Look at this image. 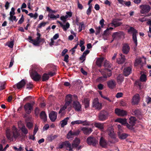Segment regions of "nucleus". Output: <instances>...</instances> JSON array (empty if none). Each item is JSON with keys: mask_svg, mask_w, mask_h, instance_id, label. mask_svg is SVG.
Listing matches in <instances>:
<instances>
[{"mask_svg": "<svg viewBox=\"0 0 151 151\" xmlns=\"http://www.w3.org/2000/svg\"><path fill=\"white\" fill-rule=\"evenodd\" d=\"M124 77L122 74L119 75L117 77V81L118 84L121 85L124 80Z\"/></svg>", "mask_w": 151, "mask_h": 151, "instance_id": "33", "label": "nucleus"}, {"mask_svg": "<svg viewBox=\"0 0 151 151\" xmlns=\"http://www.w3.org/2000/svg\"><path fill=\"white\" fill-rule=\"evenodd\" d=\"M104 20L103 19H102L99 22V24L101 25V28H103L104 27Z\"/></svg>", "mask_w": 151, "mask_h": 151, "instance_id": "59", "label": "nucleus"}, {"mask_svg": "<svg viewBox=\"0 0 151 151\" xmlns=\"http://www.w3.org/2000/svg\"><path fill=\"white\" fill-rule=\"evenodd\" d=\"M98 141L97 139L91 136L88 137L87 139V143L88 145L93 146H95L98 144Z\"/></svg>", "mask_w": 151, "mask_h": 151, "instance_id": "8", "label": "nucleus"}, {"mask_svg": "<svg viewBox=\"0 0 151 151\" xmlns=\"http://www.w3.org/2000/svg\"><path fill=\"white\" fill-rule=\"evenodd\" d=\"M18 125L19 127L21 129L23 133L25 134H27L28 130L24 125H22L21 122L18 123Z\"/></svg>", "mask_w": 151, "mask_h": 151, "instance_id": "21", "label": "nucleus"}, {"mask_svg": "<svg viewBox=\"0 0 151 151\" xmlns=\"http://www.w3.org/2000/svg\"><path fill=\"white\" fill-rule=\"evenodd\" d=\"M13 148L15 151H22L23 150V149L21 146H19V148H17L16 146H14Z\"/></svg>", "mask_w": 151, "mask_h": 151, "instance_id": "51", "label": "nucleus"}, {"mask_svg": "<svg viewBox=\"0 0 151 151\" xmlns=\"http://www.w3.org/2000/svg\"><path fill=\"white\" fill-rule=\"evenodd\" d=\"M112 24L115 27L119 26L122 24V23L116 20H114L113 21Z\"/></svg>", "mask_w": 151, "mask_h": 151, "instance_id": "39", "label": "nucleus"}, {"mask_svg": "<svg viewBox=\"0 0 151 151\" xmlns=\"http://www.w3.org/2000/svg\"><path fill=\"white\" fill-rule=\"evenodd\" d=\"M33 124L30 122H27L26 124L27 127L29 129L32 128L33 127Z\"/></svg>", "mask_w": 151, "mask_h": 151, "instance_id": "55", "label": "nucleus"}, {"mask_svg": "<svg viewBox=\"0 0 151 151\" xmlns=\"http://www.w3.org/2000/svg\"><path fill=\"white\" fill-rule=\"evenodd\" d=\"M96 30V35H97L99 34L100 32V30L101 29V27L100 26H98L95 28Z\"/></svg>", "mask_w": 151, "mask_h": 151, "instance_id": "53", "label": "nucleus"}, {"mask_svg": "<svg viewBox=\"0 0 151 151\" xmlns=\"http://www.w3.org/2000/svg\"><path fill=\"white\" fill-rule=\"evenodd\" d=\"M64 147H65L67 150L69 151H73L72 150L71 146V144L68 141H65L60 145L58 147L59 149H61Z\"/></svg>", "mask_w": 151, "mask_h": 151, "instance_id": "5", "label": "nucleus"}, {"mask_svg": "<svg viewBox=\"0 0 151 151\" xmlns=\"http://www.w3.org/2000/svg\"><path fill=\"white\" fill-rule=\"evenodd\" d=\"M118 135L119 138L122 139H126L128 136V135L127 134L124 133L122 134H119Z\"/></svg>", "mask_w": 151, "mask_h": 151, "instance_id": "43", "label": "nucleus"}, {"mask_svg": "<svg viewBox=\"0 0 151 151\" xmlns=\"http://www.w3.org/2000/svg\"><path fill=\"white\" fill-rule=\"evenodd\" d=\"M136 120V118L134 117L131 116L129 118V124L128 123H127V127L129 129H132L134 125Z\"/></svg>", "mask_w": 151, "mask_h": 151, "instance_id": "7", "label": "nucleus"}, {"mask_svg": "<svg viewBox=\"0 0 151 151\" xmlns=\"http://www.w3.org/2000/svg\"><path fill=\"white\" fill-rule=\"evenodd\" d=\"M58 137L57 135H51L47 137V139L50 141H52Z\"/></svg>", "mask_w": 151, "mask_h": 151, "instance_id": "46", "label": "nucleus"}, {"mask_svg": "<svg viewBox=\"0 0 151 151\" xmlns=\"http://www.w3.org/2000/svg\"><path fill=\"white\" fill-rule=\"evenodd\" d=\"M103 60V58H97L96 61V64L97 65L99 66H101Z\"/></svg>", "mask_w": 151, "mask_h": 151, "instance_id": "40", "label": "nucleus"}, {"mask_svg": "<svg viewBox=\"0 0 151 151\" xmlns=\"http://www.w3.org/2000/svg\"><path fill=\"white\" fill-rule=\"evenodd\" d=\"M128 32L129 34H132L133 35L137 34V31L133 27H131L128 30Z\"/></svg>", "mask_w": 151, "mask_h": 151, "instance_id": "35", "label": "nucleus"}, {"mask_svg": "<svg viewBox=\"0 0 151 151\" xmlns=\"http://www.w3.org/2000/svg\"><path fill=\"white\" fill-rule=\"evenodd\" d=\"M31 69V70H29V73L31 78L35 81H39L40 79L41 76L36 71L33 70L32 68Z\"/></svg>", "mask_w": 151, "mask_h": 151, "instance_id": "3", "label": "nucleus"}, {"mask_svg": "<svg viewBox=\"0 0 151 151\" xmlns=\"http://www.w3.org/2000/svg\"><path fill=\"white\" fill-rule=\"evenodd\" d=\"M15 9L14 7H12L11 8V11L9 13L10 15H14L15 14Z\"/></svg>", "mask_w": 151, "mask_h": 151, "instance_id": "60", "label": "nucleus"}, {"mask_svg": "<svg viewBox=\"0 0 151 151\" xmlns=\"http://www.w3.org/2000/svg\"><path fill=\"white\" fill-rule=\"evenodd\" d=\"M57 112L52 111L49 114V117L50 120L52 122L55 121L57 118Z\"/></svg>", "mask_w": 151, "mask_h": 151, "instance_id": "19", "label": "nucleus"}, {"mask_svg": "<svg viewBox=\"0 0 151 151\" xmlns=\"http://www.w3.org/2000/svg\"><path fill=\"white\" fill-rule=\"evenodd\" d=\"M115 122H118L123 125H125L127 126V119L125 118H118L115 121Z\"/></svg>", "mask_w": 151, "mask_h": 151, "instance_id": "25", "label": "nucleus"}, {"mask_svg": "<svg viewBox=\"0 0 151 151\" xmlns=\"http://www.w3.org/2000/svg\"><path fill=\"white\" fill-rule=\"evenodd\" d=\"M81 124H83V125L84 126L89 125H90L89 122L86 120L82 121Z\"/></svg>", "mask_w": 151, "mask_h": 151, "instance_id": "58", "label": "nucleus"}, {"mask_svg": "<svg viewBox=\"0 0 151 151\" xmlns=\"http://www.w3.org/2000/svg\"><path fill=\"white\" fill-rule=\"evenodd\" d=\"M115 113L119 116H123L127 115V112L125 111L118 108L115 109Z\"/></svg>", "mask_w": 151, "mask_h": 151, "instance_id": "12", "label": "nucleus"}, {"mask_svg": "<svg viewBox=\"0 0 151 151\" xmlns=\"http://www.w3.org/2000/svg\"><path fill=\"white\" fill-rule=\"evenodd\" d=\"M92 106L95 109L100 110L102 107V104L99 102L98 98L95 99L93 102Z\"/></svg>", "mask_w": 151, "mask_h": 151, "instance_id": "4", "label": "nucleus"}, {"mask_svg": "<svg viewBox=\"0 0 151 151\" xmlns=\"http://www.w3.org/2000/svg\"><path fill=\"white\" fill-rule=\"evenodd\" d=\"M68 107H69V106L66 105V104H65L64 106L61 107L58 113L60 114L61 116H63L65 114V110Z\"/></svg>", "mask_w": 151, "mask_h": 151, "instance_id": "23", "label": "nucleus"}, {"mask_svg": "<svg viewBox=\"0 0 151 151\" xmlns=\"http://www.w3.org/2000/svg\"><path fill=\"white\" fill-rule=\"evenodd\" d=\"M31 18H33L34 19H36L38 16V14L37 12H35L34 14L32 13H30L28 14Z\"/></svg>", "mask_w": 151, "mask_h": 151, "instance_id": "44", "label": "nucleus"}, {"mask_svg": "<svg viewBox=\"0 0 151 151\" xmlns=\"http://www.w3.org/2000/svg\"><path fill=\"white\" fill-rule=\"evenodd\" d=\"M80 142V139L78 138H76L73 141L72 144H71V146L72 147V150H73V148H77V149L79 150L81 148V146H78Z\"/></svg>", "mask_w": 151, "mask_h": 151, "instance_id": "10", "label": "nucleus"}, {"mask_svg": "<svg viewBox=\"0 0 151 151\" xmlns=\"http://www.w3.org/2000/svg\"><path fill=\"white\" fill-rule=\"evenodd\" d=\"M14 15H10V17L9 18V20L12 22H13V21H15L16 22L17 20L16 19V16Z\"/></svg>", "mask_w": 151, "mask_h": 151, "instance_id": "50", "label": "nucleus"}, {"mask_svg": "<svg viewBox=\"0 0 151 151\" xmlns=\"http://www.w3.org/2000/svg\"><path fill=\"white\" fill-rule=\"evenodd\" d=\"M66 105H68L69 106V107L68 109L69 111L71 109V106L70 103L72 101V95L70 94L67 95L65 99Z\"/></svg>", "mask_w": 151, "mask_h": 151, "instance_id": "14", "label": "nucleus"}, {"mask_svg": "<svg viewBox=\"0 0 151 151\" xmlns=\"http://www.w3.org/2000/svg\"><path fill=\"white\" fill-rule=\"evenodd\" d=\"M103 76L97 78V81L99 82H103L106 80L108 77L111 76V69L108 70L106 69L101 70H100Z\"/></svg>", "mask_w": 151, "mask_h": 151, "instance_id": "2", "label": "nucleus"}, {"mask_svg": "<svg viewBox=\"0 0 151 151\" xmlns=\"http://www.w3.org/2000/svg\"><path fill=\"white\" fill-rule=\"evenodd\" d=\"M24 108L26 113L29 114L32 109V106L31 104L28 103L24 105Z\"/></svg>", "mask_w": 151, "mask_h": 151, "instance_id": "15", "label": "nucleus"}, {"mask_svg": "<svg viewBox=\"0 0 151 151\" xmlns=\"http://www.w3.org/2000/svg\"><path fill=\"white\" fill-rule=\"evenodd\" d=\"M38 129V127L36 125H35L34 130L33 134L35 135L37 132Z\"/></svg>", "mask_w": 151, "mask_h": 151, "instance_id": "61", "label": "nucleus"}, {"mask_svg": "<svg viewBox=\"0 0 151 151\" xmlns=\"http://www.w3.org/2000/svg\"><path fill=\"white\" fill-rule=\"evenodd\" d=\"M12 131V132L9 129H7L6 131V136L9 140L11 141H13L14 138L17 139L21 137L20 133L15 126H14L13 127Z\"/></svg>", "mask_w": 151, "mask_h": 151, "instance_id": "1", "label": "nucleus"}, {"mask_svg": "<svg viewBox=\"0 0 151 151\" xmlns=\"http://www.w3.org/2000/svg\"><path fill=\"white\" fill-rule=\"evenodd\" d=\"M130 50V47L127 44H124L122 48V51L123 53L127 54Z\"/></svg>", "mask_w": 151, "mask_h": 151, "instance_id": "27", "label": "nucleus"}, {"mask_svg": "<svg viewBox=\"0 0 151 151\" xmlns=\"http://www.w3.org/2000/svg\"><path fill=\"white\" fill-rule=\"evenodd\" d=\"M61 27L64 31H66L70 27V24L68 22H67L65 25L63 24Z\"/></svg>", "mask_w": 151, "mask_h": 151, "instance_id": "45", "label": "nucleus"}, {"mask_svg": "<svg viewBox=\"0 0 151 151\" xmlns=\"http://www.w3.org/2000/svg\"><path fill=\"white\" fill-rule=\"evenodd\" d=\"M27 81L24 80H22L20 82L18 83L17 84V87L18 89H20L23 87L26 84Z\"/></svg>", "mask_w": 151, "mask_h": 151, "instance_id": "24", "label": "nucleus"}, {"mask_svg": "<svg viewBox=\"0 0 151 151\" xmlns=\"http://www.w3.org/2000/svg\"><path fill=\"white\" fill-rule=\"evenodd\" d=\"M37 37L36 39L32 40L31 43L35 45H38L40 43V34L39 32H37Z\"/></svg>", "mask_w": 151, "mask_h": 151, "instance_id": "16", "label": "nucleus"}, {"mask_svg": "<svg viewBox=\"0 0 151 151\" xmlns=\"http://www.w3.org/2000/svg\"><path fill=\"white\" fill-rule=\"evenodd\" d=\"M132 39L133 41L135 44V46L136 47L137 45V40L136 36V34L132 35Z\"/></svg>", "mask_w": 151, "mask_h": 151, "instance_id": "48", "label": "nucleus"}, {"mask_svg": "<svg viewBox=\"0 0 151 151\" xmlns=\"http://www.w3.org/2000/svg\"><path fill=\"white\" fill-rule=\"evenodd\" d=\"M123 94L121 92L117 93L116 95V97L117 98H119L122 96Z\"/></svg>", "mask_w": 151, "mask_h": 151, "instance_id": "63", "label": "nucleus"}, {"mask_svg": "<svg viewBox=\"0 0 151 151\" xmlns=\"http://www.w3.org/2000/svg\"><path fill=\"white\" fill-rule=\"evenodd\" d=\"M82 123V121L81 120H77L72 121L71 122V124L73 125H74L76 124H81Z\"/></svg>", "mask_w": 151, "mask_h": 151, "instance_id": "49", "label": "nucleus"}, {"mask_svg": "<svg viewBox=\"0 0 151 151\" xmlns=\"http://www.w3.org/2000/svg\"><path fill=\"white\" fill-rule=\"evenodd\" d=\"M24 20V18L23 15H22V16L20 19L19 20L18 23L19 24H21L23 22Z\"/></svg>", "mask_w": 151, "mask_h": 151, "instance_id": "57", "label": "nucleus"}, {"mask_svg": "<svg viewBox=\"0 0 151 151\" xmlns=\"http://www.w3.org/2000/svg\"><path fill=\"white\" fill-rule=\"evenodd\" d=\"M110 33V32L109 31V29H107L104 32V35H109Z\"/></svg>", "mask_w": 151, "mask_h": 151, "instance_id": "62", "label": "nucleus"}, {"mask_svg": "<svg viewBox=\"0 0 151 151\" xmlns=\"http://www.w3.org/2000/svg\"><path fill=\"white\" fill-rule=\"evenodd\" d=\"M68 18V16L65 15V16H62L60 17V19L63 22H65L66 21V19Z\"/></svg>", "mask_w": 151, "mask_h": 151, "instance_id": "56", "label": "nucleus"}, {"mask_svg": "<svg viewBox=\"0 0 151 151\" xmlns=\"http://www.w3.org/2000/svg\"><path fill=\"white\" fill-rule=\"evenodd\" d=\"M81 130L83 133L86 135H88L93 131L91 128L89 127H83L81 128Z\"/></svg>", "mask_w": 151, "mask_h": 151, "instance_id": "20", "label": "nucleus"}, {"mask_svg": "<svg viewBox=\"0 0 151 151\" xmlns=\"http://www.w3.org/2000/svg\"><path fill=\"white\" fill-rule=\"evenodd\" d=\"M69 58V56L68 55H65L64 58V61L67 63L68 62V59Z\"/></svg>", "mask_w": 151, "mask_h": 151, "instance_id": "64", "label": "nucleus"}, {"mask_svg": "<svg viewBox=\"0 0 151 151\" xmlns=\"http://www.w3.org/2000/svg\"><path fill=\"white\" fill-rule=\"evenodd\" d=\"M69 119V118L67 117L60 122V123L61 124V127H63L65 126L67 124L68 121Z\"/></svg>", "mask_w": 151, "mask_h": 151, "instance_id": "34", "label": "nucleus"}, {"mask_svg": "<svg viewBox=\"0 0 151 151\" xmlns=\"http://www.w3.org/2000/svg\"><path fill=\"white\" fill-rule=\"evenodd\" d=\"M94 126L96 127L99 128L100 130H102L104 129V124L99 123H96L94 124Z\"/></svg>", "mask_w": 151, "mask_h": 151, "instance_id": "37", "label": "nucleus"}, {"mask_svg": "<svg viewBox=\"0 0 151 151\" xmlns=\"http://www.w3.org/2000/svg\"><path fill=\"white\" fill-rule=\"evenodd\" d=\"M139 96L138 94L134 95L132 99V104H137L139 101Z\"/></svg>", "mask_w": 151, "mask_h": 151, "instance_id": "17", "label": "nucleus"}, {"mask_svg": "<svg viewBox=\"0 0 151 151\" xmlns=\"http://www.w3.org/2000/svg\"><path fill=\"white\" fill-rule=\"evenodd\" d=\"M83 103L85 105V108H88L89 106V100L88 99H85L83 101Z\"/></svg>", "mask_w": 151, "mask_h": 151, "instance_id": "38", "label": "nucleus"}, {"mask_svg": "<svg viewBox=\"0 0 151 151\" xmlns=\"http://www.w3.org/2000/svg\"><path fill=\"white\" fill-rule=\"evenodd\" d=\"M131 68L130 67H127L124 70V74L125 76H128L131 73Z\"/></svg>", "mask_w": 151, "mask_h": 151, "instance_id": "30", "label": "nucleus"}, {"mask_svg": "<svg viewBox=\"0 0 151 151\" xmlns=\"http://www.w3.org/2000/svg\"><path fill=\"white\" fill-rule=\"evenodd\" d=\"M124 35V33L122 32H118L114 33L112 35L113 39L111 41V42H112L114 40L120 39L122 37H123Z\"/></svg>", "mask_w": 151, "mask_h": 151, "instance_id": "11", "label": "nucleus"}, {"mask_svg": "<svg viewBox=\"0 0 151 151\" xmlns=\"http://www.w3.org/2000/svg\"><path fill=\"white\" fill-rule=\"evenodd\" d=\"M7 45L9 47L11 48H12L14 46V42L13 41H11L10 42H8L7 43Z\"/></svg>", "mask_w": 151, "mask_h": 151, "instance_id": "54", "label": "nucleus"}, {"mask_svg": "<svg viewBox=\"0 0 151 151\" xmlns=\"http://www.w3.org/2000/svg\"><path fill=\"white\" fill-rule=\"evenodd\" d=\"M80 132V131L79 130H77L76 131L73 132L71 131H70L67 134V138L69 139L73 138V136L78 134Z\"/></svg>", "mask_w": 151, "mask_h": 151, "instance_id": "18", "label": "nucleus"}, {"mask_svg": "<svg viewBox=\"0 0 151 151\" xmlns=\"http://www.w3.org/2000/svg\"><path fill=\"white\" fill-rule=\"evenodd\" d=\"M48 74H44L42 76V80L43 81H45L48 80L49 78Z\"/></svg>", "mask_w": 151, "mask_h": 151, "instance_id": "47", "label": "nucleus"}, {"mask_svg": "<svg viewBox=\"0 0 151 151\" xmlns=\"http://www.w3.org/2000/svg\"><path fill=\"white\" fill-rule=\"evenodd\" d=\"M73 107L76 111H79L81 110V105L79 102L77 101H75L73 102Z\"/></svg>", "mask_w": 151, "mask_h": 151, "instance_id": "22", "label": "nucleus"}, {"mask_svg": "<svg viewBox=\"0 0 151 151\" xmlns=\"http://www.w3.org/2000/svg\"><path fill=\"white\" fill-rule=\"evenodd\" d=\"M143 63L141 62V59L140 58H137L134 63V65L135 66H137L140 65L141 67L143 65Z\"/></svg>", "mask_w": 151, "mask_h": 151, "instance_id": "26", "label": "nucleus"}, {"mask_svg": "<svg viewBox=\"0 0 151 151\" xmlns=\"http://www.w3.org/2000/svg\"><path fill=\"white\" fill-rule=\"evenodd\" d=\"M120 57L117 59V61L119 64H122L123 63L125 60L124 56L122 54H120Z\"/></svg>", "mask_w": 151, "mask_h": 151, "instance_id": "28", "label": "nucleus"}, {"mask_svg": "<svg viewBox=\"0 0 151 151\" xmlns=\"http://www.w3.org/2000/svg\"><path fill=\"white\" fill-rule=\"evenodd\" d=\"M106 132L108 135L111 138L115 139L116 138V135L114 131L113 127H109L107 129Z\"/></svg>", "mask_w": 151, "mask_h": 151, "instance_id": "13", "label": "nucleus"}, {"mask_svg": "<svg viewBox=\"0 0 151 151\" xmlns=\"http://www.w3.org/2000/svg\"><path fill=\"white\" fill-rule=\"evenodd\" d=\"M109 116V113L105 111H101L99 115V119L100 121H104L106 120Z\"/></svg>", "mask_w": 151, "mask_h": 151, "instance_id": "6", "label": "nucleus"}, {"mask_svg": "<svg viewBox=\"0 0 151 151\" xmlns=\"http://www.w3.org/2000/svg\"><path fill=\"white\" fill-rule=\"evenodd\" d=\"M92 8V6L91 5L89 6V7L87 9L86 11V14L88 15H89L91 12V9Z\"/></svg>", "mask_w": 151, "mask_h": 151, "instance_id": "52", "label": "nucleus"}, {"mask_svg": "<svg viewBox=\"0 0 151 151\" xmlns=\"http://www.w3.org/2000/svg\"><path fill=\"white\" fill-rule=\"evenodd\" d=\"M99 143L100 145L104 147H106L108 144L107 143L103 137L101 138Z\"/></svg>", "mask_w": 151, "mask_h": 151, "instance_id": "31", "label": "nucleus"}, {"mask_svg": "<svg viewBox=\"0 0 151 151\" xmlns=\"http://www.w3.org/2000/svg\"><path fill=\"white\" fill-rule=\"evenodd\" d=\"M107 83L108 86L111 88H114L116 85L115 81L113 80L109 81L107 82Z\"/></svg>", "mask_w": 151, "mask_h": 151, "instance_id": "29", "label": "nucleus"}, {"mask_svg": "<svg viewBox=\"0 0 151 151\" xmlns=\"http://www.w3.org/2000/svg\"><path fill=\"white\" fill-rule=\"evenodd\" d=\"M40 116L41 119L44 121V122H45L46 121L47 119V116L44 111H42L40 114Z\"/></svg>", "mask_w": 151, "mask_h": 151, "instance_id": "32", "label": "nucleus"}, {"mask_svg": "<svg viewBox=\"0 0 151 151\" xmlns=\"http://www.w3.org/2000/svg\"><path fill=\"white\" fill-rule=\"evenodd\" d=\"M139 7L141 9L140 12L142 14H146L151 9L150 6L148 5H141Z\"/></svg>", "mask_w": 151, "mask_h": 151, "instance_id": "9", "label": "nucleus"}, {"mask_svg": "<svg viewBox=\"0 0 151 151\" xmlns=\"http://www.w3.org/2000/svg\"><path fill=\"white\" fill-rule=\"evenodd\" d=\"M140 79L141 81L145 82L147 80V76L145 74H142L140 77Z\"/></svg>", "mask_w": 151, "mask_h": 151, "instance_id": "41", "label": "nucleus"}, {"mask_svg": "<svg viewBox=\"0 0 151 151\" xmlns=\"http://www.w3.org/2000/svg\"><path fill=\"white\" fill-rule=\"evenodd\" d=\"M104 65L105 67L107 68H106L105 69H106L108 70L111 69V70L112 69L111 68V64H110L108 61L107 60L105 61Z\"/></svg>", "mask_w": 151, "mask_h": 151, "instance_id": "36", "label": "nucleus"}, {"mask_svg": "<svg viewBox=\"0 0 151 151\" xmlns=\"http://www.w3.org/2000/svg\"><path fill=\"white\" fill-rule=\"evenodd\" d=\"M48 23L47 22H42L37 26V27L38 28H41L45 26Z\"/></svg>", "mask_w": 151, "mask_h": 151, "instance_id": "42", "label": "nucleus"}]
</instances>
